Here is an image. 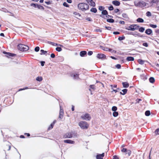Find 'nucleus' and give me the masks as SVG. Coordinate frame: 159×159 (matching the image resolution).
Returning a JSON list of instances; mask_svg holds the SVG:
<instances>
[{
    "label": "nucleus",
    "instance_id": "f257e3e1",
    "mask_svg": "<svg viewBox=\"0 0 159 159\" xmlns=\"http://www.w3.org/2000/svg\"><path fill=\"white\" fill-rule=\"evenodd\" d=\"M78 7L79 9L82 11H85L88 10L89 6L88 5L84 3H80L78 4Z\"/></svg>",
    "mask_w": 159,
    "mask_h": 159
},
{
    "label": "nucleus",
    "instance_id": "f03ea898",
    "mask_svg": "<svg viewBox=\"0 0 159 159\" xmlns=\"http://www.w3.org/2000/svg\"><path fill=\"white\" fill-rule=\"evenodd\" d=\"M75 137H77V133L72 131L67 133L63 136L64 138H70Z\"/></svg>",
    "mask_w": 159,
    "mask_h": 159
},
{
    "label": "nucleus",
    "instance_id": "7ed1b4c3",
    "mask_svg": "<svg viewBox=\"0 0 159 159\" xmlns=\"http://www.w3.org/2000/svg\"><path fill=\"white\" fill-rule=\"evenodd\" d=\"M134 5L136 7L140 8H143L148 4L143 1H141L138 2H134Z\"/></svg>",
    "mask_w": 159,
    "mask_h": 159
},
{
    "label": "nucleus",
    "instance_id": "20e7f679",
    "mask_svg": "<svg viewBox=\"0 0 159 159\" xmlns=\"http://www.w3.org/2000/svg\"><path fill=\"white\" fill-rule=\"evenodd\" d=\"M17 47L19 50L21 51H26L29 49L28 46L21 44H18Z\"/></svg>",
    "mask_w": 159,
    "mask_h": 159
},
{
    "label": "nucleus",
    "instance_id": "39448f33",
    "mask_svg": "<svg viewBox=\"0 0 159 159\" xmlns=\"http://www.w3.org/2000/svg\"><path fill=\"white\" fill-rule=\"evenodd\" d=\"M79 125L83 129H87L89 126V125L87 123L84 121H81L79 123Z\"/></svg>",
    "mask_w": 159,
    "mask_h": 159
},
{
    "label": "nucleus",
    "instance_id": "423d86ee",
    "mask_svg": "<svg viewBox=\"0 0 159 159\" xmlns=\"http://www.w3.org/2000/svg\"><path fill=\"white\" fill-rule=\"evenodd\" d=\"M139 27V25L136 24H133L130 25L129 28H127L126 29L128 30L134 31L135 30H138Z\"/></svg>",
    "mask_w": 159,
    "mask_h": 159
},
{
    "label": "nucleus",
    "instance_id": "0eeeda50",
    "mask_svg": "<svg viewBox=\"0 0 159 159\" xmlns=\"http://www.w3.org/2000/svg\"><path fill=\"white\" fill-rule=\"evenodd\" d=\"M80 117L82 119L86 120H89L91 118V117L90 114L88 113H86L83 114Z\"/></svg>",
    "mask_w": 159,
    "mask_h": 159
},
{
    "label": "nucleus",
    "instance_id": "6e6552de",
    "mask_svg": "<svg viewBox=\"0 0 159 159\" xmlns=\"http://www.w3.org/2000/svg\"><path fill=\"white\" fill-rule=\"evenodd\" d=\"M108 13L107 11L106 10H103L102 12V15H100V16L102 18H104V19H106L105 17L104 16V15H106V18H107V15Z\"/></svg>",
    "mask_w": 159,
    "mask_h": 159
},
{
    "label": "nucleus",
    "instance_id": "1a4fd4ad",
    "mask_svg": "<svg viewBox=\"0 0 159 159\" xmlns=\"http://www.w3.org/2000/svg\"><path fill=\"white\" fill-rule=\"evenodd\" d=\"M97 57L99 59H105L106 56L103 54L98 53L97 55Z\"/></svg>",
    "mask_w": 159,
    "mask_h": 159
},
{
    "label": "nucleus",
    "instance_id": "9d476101",
    "mask_svg": "<svg viewBox=\"0 0 159 159\" xmlns=\"http://www.w3.org/2000/svg\"><path fill=\"white\" fill-rule=\"evenodd\" d=\"M86 2L92 6L94 7L95 6V3L92 0H86Z\"/></svg>",
    "mask_w": 159,
    "mask_h": 159
},
{
    "label": "nucleus",
    "instance_id": "9b49d317",
    "mask_svg": "<svg viewBox=\"0 0 159 159\" xmlns=\"http://www.w3.org/2000/svg\"><path fill=\"white\" fill-rule=\"evenodd\" d=\"M104 156V153H103L102 154H98L96 155L97 159H103V157Z\"/></svg>",
    "mask_w": 159,
    "mask_h": 159
},
{
    "label": "nucleus",
    "instance_id": "f8f14e48",
    "mask_svg": "<svg viewBox=\"0 0 159 159\" xmlns=\"http://www.w3.org/2000/svg\"><path fill=\"white\" fill-rule=\"evenodd\" d=\"M64 112L63 109L61 108V107L60 106V111L59 113V118H62L63 116Z\"/></svg>",
    "mask_w": 159,
    "mask_h": 159
},
{
    "label": "nucleus",
    "instance_id": "ddd939ff",
    "mask_svg": "<svg viewBox=\"0 0 159 159\" xmlns=\"http://www.w3.org/2000/svg\"><path fill=\"white\" fill-rule=\"evenodd\" d=\"M64 142L65 143L69 144H74L75 143L74 141L70 139L65 140L64 141Z\"/></svg>",
    "mask_w": 159,
    "mask_h": 159
},
{
    "label": "nucleus",
    "instance_id": "4468645a",
    "mask_svg": "<svg viewBox=\"0 0 159 159\" xmlns=\"http://www.w3.org/2000/svg\"><path fill=\"white\" fill-rule=\"evenodd\" d=\"M152 31L151 29H148L146 30L145 33L148 35H150L152 34Z\"/></svg>",
    "mask_w": 159,
    "mask_h": 159
},
{
    "label": "nucleus",
    "instance_id": "2eb2a0df",
    "mask_svg": "<svg viewBox=\"0 0 159 159\" xmlns=\"http://www.w3.org/2000/svg\"><path fill=\"white\" fill-rule=\"evenodd\" d=\"M123 87L124 88H128L129 86V83L126 82H123L122 83Z\"/></svg>",
    "mask_w": 159,
    "mask_h": 159
},
{
    "label": "nucleus",
    "instance_id": "dca6fc26",
    "mask_svg": "<svg viewBox=\"0 0 159 159\" xmlns=\"http://www.w3.org/2000/svg\"><path fill=\"white\" fill-rule=\"evenodd\" d=\"M112 3L113 4L116 6H119L120 4L119 2L116 0L113 1Z\"/></svg>",
    "mask_w": 159,
    "mask_h": 159
},
{
    "label": "nucleus",
    "instance_id": "f3484780",
    "mask_svg": "<svg viewBox=\"0 0 159 159\" xmlns=\"http://www.w3.org/2000/svg\"><path fill=\"white\" fill-rule=\"evenodd\" d=\"M87 54V52L85 51H82L80 53V55L81 57H83Z\"/></svg>",
    "mask_w": 159,
    "mask_h": 159
},
{
    "label": "nucleus",
    "instance_id": "a211bd4d",
    "mask_svg": "<svg viewBox=\"0 0 159 159\" xmlns=\"http://www.w3.org/2000/svg\"><path fill=\"white\" fill-rule=\"evenodd\" d=\"M126 60L128 61H133L134 60V59L133 57H128L126 58Z\"/></svg>",
    "mask_w": 159,
    "mask_h": 159
},
{
    "label": "nucleus",
    "instance_id": "6ab92c4d",
    "mask_svg": "<svg viewBox=\"0 0 159 159\" xmlns=\"http://www.w3.org/2000/svg\"><path fill=\"white\" fill-rule=\"evenodd\" d=\"M159 2V0H152L150 2V3H152V4L153 3H155L157 4Z\"/></svg>",
    "mask_w": 159,
    "mask_h": 159
},
{
    "label": "nucleus",
    "instance_id": "aec40b11",
    "mask_svg": "<svg viewBox=\"0 0 159 159\" xmlns=\"http://www.w3.org/2000/svg\"><path fill=\"white\" fill-rule=\"evenodd\" d=\"M140 34L138 33L137 32L135 31L134 32H133V34H132V35L136 36H139L141 37H143V36H139Z\"/></svg>",
    "mask_w": 159,
    "mask_h": 159
},
{
    "label": "nucleus",
    "instance_id": "412c9836",
    "mask_svg": "<svg viewBox=\"0 0 159 159\" xmlns=\"http://www.w3.org/2000/svg\"><path fill=\"white\" fill-rule=\"evenodd\" d=\"M3 53L4 54H7V57H9V56L13 57L15 55L14 54L11 53H7L5 52H3Z\"/></svg>",
    "mask_w": 159,
    "mask_h": 159
},
{
    "label": "nucleus",
    "instance_id": "4be33fe9",
    "mask_svg": "<svg viewBox=\"0 0 159 159\" xmlns=\"http://www.w3.org/2000/svg\"><path fill=\"white\" fill-rule=\"evenodd\" d=\"M127 91V89H124L122 90V91L123 92V93H122L121 92H120V94L124 95L126 93Z\"/></svg>",
    "mask_w": 159,
    "mask_h": 159
},
{
    "label": "nucleus",
    "instance_id": "5701e85b",
    "mask_svg": "<svg viewBox=\"0 0 159 159\" xmlns=\"http://www.w3.org/2000/svg\"><path fill=\"white\" fill-rule=\"evenodd\" d=\"M36 8H38L39 9H42V10H44V8L43 7L40 5H39L37 4Z\"/></svg>",
    "mask_w": 159,
    "mask_h": 159
},
{
    "label": "nucleus",
    "instance_id": "b1692460",
    "mask_svg": "<svg viewBox=\"0 0 159 159\" xmlns=\"http://www.w3.org/2000/svg\"><path fill=\"white\" fill-rule=\"evenodd\" d=\"M71 76L74 79H77L78 78V75L76 74H73Z\"/></svg>",
    "mask_w": 159,
    "mask_h": 159
},
{
    "label": "nucleus",
    "instance_id": "393cba45",
    "mask_svg": "<svg viewBox=\"0 0 159 159\" xmlns=\"http://www.w3.org/2000/svg\"><path fill=\"white\" fill-rule=\"evenodd\" d=\"M90 11L94 13H96L97 12V10L95 8L92 7L90 10Z\"/></svg>",
    "mask_w": 159,
    "mask_h": 159
},
{
    "label": "nucleus",
    "instance_id": "a878e982",
    "mask_svg": "<svg viewBox=\"0 0 159 159\" xmlns=\"http://www.w3.org/2000/svg\"><path fill=\"white\" fill-rule=\"evenodd\" d=\"M139 31L140 32H143L144 30H145V28L144 27H141L139 28Z\"/></svg>",
    "mask_w": 159,
    "mask_h": 159
},
{
    "label": "nucleus",
    "instance_id": "bb28decb",
    "mask_svg": "<svg viewBox=\"0 0 159 159\" xmlns=\"http://www.w3.org/2000/svg\"><path fill=\"white\" fill-rule=\"evenodd\" d=\"M137 21H138V22H140V23H143L144 22V20H143L141 18H138L137 20Z\"/></svg>",
    "mask_w": 159,
    "mask_h": 159
},
{
    "label": "nucleus",
    "instance_id": "cd10ccee",
    "mask_svg": "<svg viewBox=\"0 0 159 159\" xmlns=\"http://www.w3.org/2000/svg\"><path fill=\"white\" fill-rule=\"evenodd\" d=\"M149 81L150 83H153L155 81V79L153 77H151L149 79Z\"/></svg>",
    "mask_w": 159,
    "mask_h": 159
},
{
    "label": "nucleus",
    "instance_id": "c85d7f7f",
    "mask_svg": "<svg viewBox=\"0 0 159 159\" xmlns=\"http://www.w3.org/2000/svg\"><path fill=\"white\" fill-rule=\"evenodd\" d=\"M138 61L140 64H141V65L143 64L144 62V61L142 60L141 59H139L138 60Z\"/></svg>",
    "mask_w": 159,
    "mask_h": 159
},
{
    "label": "nucleus",
    "instance_id": "c756f323",
    "mask_svg": "<svg viewBox=\"0 0 159 159\" xmlns=\"http://www.w3.org/2000/svg\"><path fill=\"white\" fill-rule=\"evenodd\" d=\"M40 52L41 53H40V55H42V54H45L46 53H47V51H45L41 49L40 50Z\"/></svg>",
    "mask_w": 159,
    "mask_h": 159
},
{
    "label": "nucleus",
    "instance_id": "7c9ffc66",
    "mask_svg": "<svg viewBox=\"0 0 159 159\" xmlns=\"http://www.w3.org/2000/svg\"><path fill=\"white\" fill-rule=\"evenodd\" d=\"M118 113L117 112L114 111L113 113V115L114 117H116L118 116Z\"/></svg>",
    "mask_w": 159,
    "mask_h": 159
},
{
    "label": "nucleus",
    "instance_id": "2f4dec72",
    "mask_svg": "<svg viewBox=\"0 0 159 159\" xmlns=\"http://www.w3.org/2000/svg\"><path fill=\"white\" fill-rule=\"evenodd\" d=\"M36 80L39 81H41L42 80L43 78L41 77H38L36 78Z\"/></svg>",
    "mask_w": 159,
    "mask_h": 159
},
{
    "label": "nucleus",
    "instance_id": "473e14b6",
    "mask_svg": "<svg viewBox=\"0 0 159 159\" xmlns=\"http://www.w3.org/2000/svg\"><path fill=\"white\" fill-rule=\"evenodd\" d=\"M150 114V112L149 111H147L145 112V115L146 116H148Z\"/></svg>",
    "mask_w": 159,
    "mask_h": 159
},
{
    "label": "nucleus",
    "instance_id": "72a5a7b5",
    "mask_svg": "<svg viewBox=\"0 0 159 159\" xmlns=\"http://www.w3.org/2000/svg\"><path fill=\"white\" fill-rule=\"evenodd\" d=\"M107 21L110 23H113L114 22V20L113 19H107Z\"/></svg>",
    "mask_w": 159,
    "mask_h": 159
},
{
    "label": "nucleus",
    "instance_id": "f704fd0d",
    "mask_svg": "<svg viewBox=\"0 0 159 159\" xmlns=\"http://www.w3.org/2000/svg\"><path fill=\"white\" fill-rule=\"evenodd\" d=\"M104 7L102 6H99L98 7V9L101 11H102L103 10H104Z\"/></svg>",
    "mask_w": 159,
    "mask_h": 159
},
{
    "label": "nucleus",
    "instance_id": "c9c22d12",
    "mask_svg": "<svg viewBox=\"0 0 159 159\" xmlns=\"http://www.w3.org/2000/svg\"><path fill=\"white\" fill-rule=\"evenodd\" d=\"M125 153H125L126 154H127L128 155V156H130V155L131 154V151L130 150H128V151H127V152Z\"/></svg>",
    "mask_w": 159,
    "mask_h": 159
},
{
    "label": "nucleus",
    "instance_id": "e433bc0d",
    "mask_svg": "<svg viewBox=\"0 0 159 159\" xmlns=\"http://www.w3.org/2000/svg\"><path fill=\"white\" fill-rule=\"evenodd\" d=\"M56 50L59 52H60L62 51V49L60 47H57L56 48Z\"/></svg>",
    "mask_w": 159,
    "mask_h": 159
},
{
    "label": "nucleus",
    "instance_id": "4c0bfd02",
    "mask_svg": "<svg viewBox=\"0 0 159 159\" xmlns=\"http://www.w3.org/2000/svg\"><path fill=\"white\" fill-rule=\"evenodd\" d=\"M122 16L123 17L126 19H127L128 18V16L127 14L125 13H123L122 14Z\"/></svg>",
    "mask_w": 159,
    "mask_h": 159
},
{
    "label": "nucleus",
    "instance_id": "58836bf2",
    "mask_svg": "<svg viewBox=\"0 0 159 159\" xmlns=\"http://www.w3.org/2000/svg\"><path fill=\"white\" fill-rule=\"evenodd\" d=\"M48 43L52 45H54V46H58V44L56 43H54L51 42H49Z\"/></svg>",
    "mask_w": 159,
    "mask_h": 159
},
{
    "label": "nucleus",
    "instance_id": "ea45409f",
    "mask_svg": "<svg viewBox=\"0 0 159 159\" xmlns=\"http://www.w3.org/2000/svg\"><path fill=\"white\" fill-rule=\"evenodd\" d=\"M117 110V108L116 106H113L112 108V110L113 111H115Z\"/></svg>",
    "mask_w": 159,
    "mask_h": 159
},
{
    "label": "nucleus",
    "instance_id": "a19ab883",
    "mask_svg": "<svg viewBox=\"0 0 159 159\" xmlns=\"http://www.w3.org/2000/svg\"><path fill=\"white\" fill-rule=\"evenodd\" d=\"M155 134L156 135H159V129L158 128L155 131Z\"/></svg>",
    "mask_w": 159,
    "mask_h": 159
},
{
    "label": "nucleus",
    "instance_id": "79ce46f5",
    "mask_svg": "<svg viewBox=\"0 0 159 159\" xmlns=\"http://www.w3.org/2000/svg\"><path fill=\"white\" fill-rule=\"evenodd\" d=\"M125 39V37H120L118 38V40L120 41L122 40Z\"/></svg>",
    "mask_w": 159,
    "mask_h": 159
},
{
    "label": "nucleus",
    "instance_id": "37998d69",
    "mask_svg": "<svg viewBox=\"0 0 159 159\" xmlns=\"http://www.w3.org/2000/svg\"><path fill=\"white\" fill-rule=\"evenodd\" d=\"M109 51L110 52L112 53H116V51L110 48L109 49Z\"/></svg>",
    "mask_w": 159,
    "mask_h": 159
},
{
    "label": "nucleus",
    "instance_id": "c03bdc74",
    "mask_svg": "<svg viewBox=\"0 0 159 159\" xmlns=\"http://www.w3.org/2000/svg\"><path fill=\"white\" fill-rule=\"evenodd\" d=\"M150 26L154 28H156L157 27V25H155L150 24Z\"/></svg>",
    "mask_w": 159,
    "mask_h": 159
},
{
    "label": "nucleus",
    "instance_id": "a18cd8bd",
    "mask_svg": "<svg viewBox=\"0 0 159 159\" xmlns=\"http://www.w3.org/2000/svg\"><path fill=\"white\" fill-rule=\"evenodd\" d=\"M94 31H96V32H101L102 31V30H101V29H95L94 30Z\"/></svg>",
    "mask_w": 159,
    "mask_h": 159
},
{
    "label": "nucleus",
    "instance_id": "49530a36",
    "mask_svg": "<svg viewBox=\"0 0 159 159\" xmlns=\"http://www.w3.org/2000/svg\"><path fill=\"white\" fill-rule=\"evenodd\" d=\"M39 50V47H36L34 49V50L36 52H38Z\"/></svg>",
    "mask_w": 159,
    "mask_h": 159
},
{
    "label": "nucleus",
    "instance_id": "de8ad7c7",
    "mask_svg": "<svg viewBox=\"0 0 159 159\" xmlns=\"http://www.w3.org/2000/svg\"><path fill=\"white\" fill-rule=\"evenodd\" d=\"M109 49L110 48H109L107 47H104L103 48H102V49L104 51H109Z\"/></svg>",
    "mask_w": 159,
    "mask_h": 159
},
{
    "label": "nucleus",
    "instance_id": "09e8293b",
    "mask_svg": "<svg viewBox=\"0 0 159 159\" xmlns=\"http://www.w3.org/2000/svg\"><path fill=\"white\" fill-rule=\"evenodd\" d=\"M63 5L66 7H68L69 5L66 2H64L63 3Z\"/></svg>",
    "mask_w": 159,
    "mask_h": 159
},
{
    "label": "nucleus",
    "instance_id": "8fccbe9b",
    "mask_svg": "<svg viewBox=\"0 0 159 159\" xmlns=\"http://www.w3.org/2000/svg\"><path fill=\"white\" fill-rule=\"evenodd\" d=\"M128 150L126 148H123L121 150V152H126Z\"/></svg>",
    "mask_w": 159,
    "mask_h": 159
},
{
    "label": "nucleus",
    "instance_id": "3c124183",
    "mask_svg": "<svg viewBox=\"0 0 159 159\" xmlns=\"http://www.w3.org/2000/svg\"><path fill=\"white\" fill-rule=\"evenodd\" d=\"M146 15L148 16H151V14L150 11H148L146 13Z\"/></svg>",
    "mask_w": 159,
    "mask_h": 159
},
{
    "label": "nucleus",
    "instance_id": "603ef678",
    "mask_svg": "<svg viewBox=\"0 0 159 159\" xmlns=\"http://www.w3.org/2000/svg\"><path fill=\"white\" fill-rule=\"evenodd\" d=\"M54 125L52 123L49 126V128H48V129L50 130V129H52L53 127V126H54Z\"/></svg>",
    "mask_w": 159,
    "mask_h": 159
},
{
    "label": "nucleus",
    "instance_id": "864d4df0",
    "mask_svg": "<svg viewBox=\"0 0 159 159\" xmlns=\"http://www.w3.org/2000/svg\"><path fill=\"white\" fill-rule=\"evenodd\" d=\"M115 66L116 68L118 69H119L121 68V66L120 64H119L116 65Z\"/></svg>",
    "mask_w": 159,
    "mask_h": 159
},
{
    "label": "nucleus",
    "instance_id": "5fc2aeb1",
    "mask_svg": "<svg viewBox=\"0 0 159 159\" xmlns=\"http://www.w3.org/2000/svg\"><path fill=\"white\" fill-rule=\"evenodd\" d=\"M109 10L110 11L113 10L114 9V8L111 5L109 7Z\"/></svg>",
    "mask_w": 159,
    "mask_h": 159
},
{
    "label": "nucleus",
    "instance_id": "6e6d98bb",
    "mask_svg": "<svg viewBox=\"0 0 159 159\" xmlns=\"http://www.w3.org/2000/svg\"><path fill=\"white\" fill-rule=\"evenodd\" d=\"M90 87L91 89H93V90H94L95 89V86L94 85H90Z\"/></svg>",
    "mask_w": 159,
    "mask_h": 159
},
{
    "label": "nucleus",
    "instance_id": "4d7b16f0",
    "mask_svg": "<svg viewBox=\"0 0 159 159\" xmlns=\"http://www.w3.org/2000/svg\"><path fill=\"white\" fill-rule=\"evenodd\" d=\"M37 4L34 3H31L30 6L34 7L36 8Z\"/></svg>",
    "mask_w": 159,
    "mask_h": 159
},
{
    "label": "nucleus",
    "instance_id": "13d9d810",
    "mask_svg": "<svg viewBox=\"0 0 159 159\" xmlns=\"http://www.w3.org/2000/svg\"><path fill=\"white\" fill-rule=\"evenodd\" d=\"M93 52L91 51H89L88 52V54L89 55L91 56L93 54Z\"/></svg>",
    "mask_w": 159,
    "mask_h": 159
},
{
    "label": "nucleus",
    "instance_id": "bf43d9fd",
    "mask_svg": "<svg viewBox=\"0 0 159 159\" xmlns=\"http://www.w3.org/2000/svg\"><path fill=\"white\" fill-rule=\"evenodd\" d=\"M133 32H126V33L128 34L132 35V34H133Z\"/></svg>",
    "mask_w": 159,
    "mask_h": 159
},
{
    "label": "nucleus",
    "instance_id": "052dcab7",
    "mask_svg": "<svg viewBox=\"0 0 159 159\" xmlns=\"http://www.w3.org/2000/svg\"><path fill=\"white\" fill-rule=\"evenodd\" d=\"M143 45L146 47H147L148 46V44L146 43H143Z\"/></svg>",
    "mask_w": 159,
    "mask_h": 159
},
{
    "label": "nucleus",
    "instance_id": "680f3d73",
    "mask_svg": "<svg viewBox=\"0 0 159 159\" xmlns=\"http://www.w3.org/2000/svg\"><path fill=\"white\" fill-rule=\"evenodd\" d=\"M105 28H106L107 30H110L111 29V27H107V26H105Z\"/></svg>",
    "mask_w": 159,
    "mask_h": 159
},
{
    "label": "nucleus",
    "instance_id": "e2e57ef3",
    "mask_svg": "<svg viewBox=\"0 0 159 159\" xmlns=\"http://www.w3.org/2000/svg\"><path fill=\"white\" fill-rule=\"evenodd\" d=\"M51 57L52 58H54L55 57V55L54 53H52L51 55Z\"/></svg>",
    "mask_w": 159,
    "mask_h": 159
},
{
    "label": "nucleus",
    "instance_id": "0e129e2a",
    "mask_svg": "<svg viewBox=\"0 0 159 159\" xmlns=\"http://www.w3.org/2000/svg\"><path fill=\"white\" fill-rule=\"evenodd\" d=\"M119 23L120 24H124L125 23L124 21L120 20L119 22Z\"/></svg>",
    "mask_w": 159,
    "mask_h": 159
},
{
    "label": "nucleus",
    "instance_id": "69168bd1",
    "mask_svg": "<svg viewBox=\"0 0 159 159\" xmlns=\"http://www.w3.org/2000/svg\"><path fill=\"white\" fill-rule=\"evenodd\" d=\"M119 11V10L118 9H116L114 10V12L115 13H117Z\"/></svg>",
    "mask_w": 159,
    "mask_h": 159
},
{
    "label": "nucleus",
    "instance_id": "338daca9",
    "mask_svg": "<svg viewBox=\"0 0 159 159\" xmlns=\"http://www.w3.org/2000/svg\"><path fill=\"white\" fill-rule=\"evenodd\" d=\"M113 34H120V33L118 32H114Z\"/></svg>",
    "mask_w": 159,
    "mask_h": 159
},
{
    "label": "nucleus",
    "instance_id": "774afa93",
    "mask_svg": "<svg viewBox=\"0 0 159 159\" xmlns=\"http://www.w3.org/2000/svg\"><path fill=\"white\" fill-rule=\"evenodd\" d=\"M113 159H119V158L117 156L115 155L113 156Z\"/></svg>",
    "mask_w": 159,
    "mask_h": 159
}]
</instances>
